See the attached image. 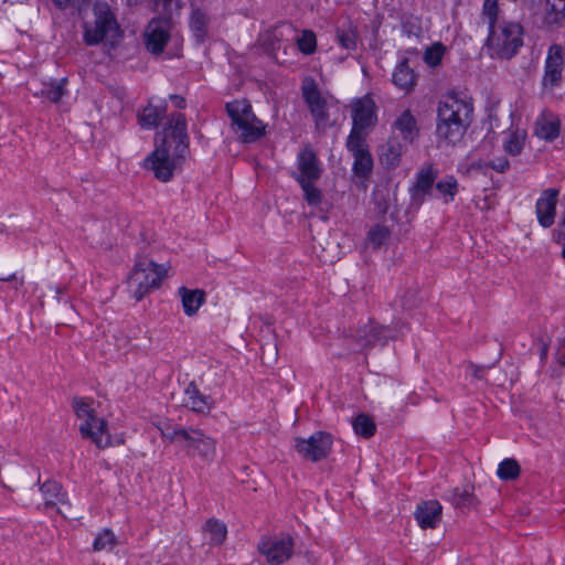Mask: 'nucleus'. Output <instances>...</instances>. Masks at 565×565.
I'll return each mask as SVG.
<instances>
[{"mask_svg": "<svg viewBox=\"0 0 565 565\" xmlns=\"http://www.w3.org/2000/svg\"><path fill=\"white\" fill-rule=\"evenodd\" d=\"M557 360L562 365H565V340H563L558 347Z\"/></svg>", "mask_w": 565, "mask_h": 565, "instance_id": "864d4df0", "label": "nucleus"}, {"mask_svg": "<svg viewBox=\"0 0 565 565\" xmlns=\"http://www.w3.org/2000/svg\"><path fill=\"white\" fill-rule=\"evenodd\" d=\"M547 351H548V347L546 343H542V348H541V359L542 360H545L546 356H547Z\"/></svg>", "mask_w": 565, "mask_h": 565, "instance_id": "bf43d9fd", "label": "nucleus"}, {"mask_svg": "<svg viewBox=\"0 0 565 565\" xmlns=\"http://www.w3.org/2000/svg\"><path fill=\"white\" fill-rule=\"evenodd\" d=\"M402 307L405 310H413L417 308L422 302L420 292L417 288H408L402 296Z\"/></svg>", "mask_w": 565, "mask_h": 565, "instance_id": "79ce46f5", "label": "nucleus"}, {"mask_svg": "<svg viewBox=\"0 0 565 565\" xmlns=\"http://www.w3.org/2000/svg\"><path fill=\"white\" fill-rule=\"evenodd\" d=\"M443 507L437 500L420 502L415 510V519L423 529H435L440 521Z\"/></svg>", "mask_w": 565, "mask_h": 565, "instance_id": "412c9836", "label": "nucleus"}, {"mask_svg": "<svg viewBox=\"0 0 565 565\" xmlns=\"http://www.w3.org/2000/svg\"><path fill=\"white\" fill-rule=\"evenodd\" d=\"M347 148L352 152L354 157V174L362 178L370 174L373 168V160L365 139L348 138Z\"/></svg>", "mask_w": 565, "mask_h": 565, "instance_id": "dca6fc26", "label": "nucleus"}, {"mask_svg": "<svg viewBox=\"0 0 565 565\" xmlns=\"http://www.w3.org/2000/svg\"><path fill=\"white\" fill-rule=\"evenodd\" d=\"M545 22L547 24L559 23L565 18V0H558V3H546Z\"/></svg>", "mask_w": 565, "mask_h": 565, "instance_id": "e433bc0d", "label": "nucleus"}, {"mask_svg": "<svg viewBox=\"0 0 565 565\" xmlns=\"http://www.w3.org/2000/svg\"><path fill=\"white\" fill-rule=\"evenodd\" d=\"M396 337L395 329L388 326H380L372 321L358 329L355 333L356 341L363 348H372L377 343L385 345L388 340H395Z\"/></svg>", "mask_w": 565, "mask_h": 565, "instance_id": "ddd939ff", "label": "nucleus"}, {"mask_svg": "<svg viewBox=\"0 0 565 565\" xmlns=\"http://www.w3.org/2000/svg\"><path fill=\"white\" fill-rule=\"evenodd\" d=\"M489 166H490L493 170H495V171H498V172L503 173V172H505V171L508 170V168H509V160H508L507 158L502 157V158H499V159H497V160H492V161H490V162H489Z\"/></svg>", "mask_w": 565, "mask_h": 565, "instance_id": "3c124183", "label": "nucleus"}, {"mask_svg": "<svg viewBox=\"0 0 565 565\" xmlns=\"http://www.w3.org/2000/svg\"><path fill=\"white\" fill-rule=\"evenodd\" d=\"M117 537L109 529H104L95 539L93 550L95 552L111 551L117 545Z\"/></svg>", "mask_w": 565, "mask_h": 565, "instance_id": "f704fd0d", "label": "nucleus"}, {"mask_svg": "<svg viewBox=\"0 0 565 565\" xmlns=\"http://www.w3.org/2000/svg\"><path fill=\"white\" fill-rule=\"evenodd\" d=\"M483 12L489 18V26L494 25L495 17L498 13V0H484Z\"/></svg>", "mask_w": 565, "mask_h": 565, "instance_id": "8fccbe9b", "label": "nucleus"}, {"mask_svg": "<svg viewBox=\"0 0 565 565\" xmlns=\"http://www.w3.org/2000/svg\"><path fill=\"white\" fill-rule=\"evenodd\" d=\"M178 295L181 298L184 313L188 317L195 316L205 302V291L202 289H189L182 286L178 289Z\"/></svg>", "mask_w": 565, "mask_h": 565, "instance_id": "b1692460", "label": "nucleus"}, {"mask_svg": "<svg viewBox=\"0 0 565 565\" xmlns=\"http://www.w3.org/2000/svg\"><path fill=\"white\" fill-rule=\"evenodd\" d=\"M40 490L44 497V504L46 508L56 507L58 513L63 515L66 514L67 508H70V502L66 493L62 491V486L58 482L47 480L41 484Z\"/></svg>", "mask_w": 565, "mask_h": 565, "instance_id": "aec40b11", "label": "nucleus"}, {"mask_svg": "<svg viewBox=\"0 0 565 565\" xmlns=\"http://www.w3.org/2000/svg\"><path fill=\"white\" fill-rule=\"evenodd\" d=\"M395 126L403 135L404 140L412 142L418 135L416 119L409 110H405L395 121Z\"/></svg>", "mask_w": 565, "mask_h": 565, "instance_id": "cd10ccee", "label": "nucleus"}, {"mask_svg": "<svg viewBox=\"0 0 565 565\" xmlns=\"http://www.w3.org/2000/svg\"><path fill=\"white\" fill-rule=\"evenodd\" d=\"M231 118V129L243 143H252L262 138L266 132V126L252 110L247 99H236L225 105Z\"/></svg>", "mask_w": 565, "mask_h": 565, "instance_id": "7ed1b4c3", "label": "nucleus"}, {"mask_svg": "<svg viewBox=\"0 0 565 565\" xmlns=\"http://www.w3.org/2000/svg\"><path fill=\"white\" fill-rule=\"evenodd\" d=\"M167 271L166 265L157 264L148 257H139L128 276V285L135 299L140 301L150 290L159 288Z\"/></svg>", "mask_w": 565, "mask_h": 565, "instance_id": "39448f33", "label": "nucleus"}, {"mask_svg": "<svg viewBox=\"0 0 565 565\" xmlns=\"http://www.w3.org/2000/svg\"><path fill=\"white\" fill-rule=\"evenodd\" d=\"M182 406L194 413L206 415L211 412L214 401L211 396L204 395L195 384L190 382L183 391V397L180 399Z\"/></svg>", "mask_w": 565, "mask_h": 565, "instance_id": "f3484780", "label": "nucleus"}, {"mask_svg": "<svg viewBox=\"0 0 565 565\" xmlns=\"http://www.w3.org/2000/svg\"><path fill=\"white\" fill-rule=\"evenodd\" d=\"M95 21L85 23L84 40L87 45H96L100 42L114 47L121 38L117 20L109 6L98 2L94 6Z\"/></svg>", "mask_w": 565, "mask_h": 565, "instance_id": "20e7f679", "label": "nucleus"}, {"mask_svg": "<svg viewBox=\"0 0 565 565\" xmlns=\"http://www.w3.org/2000/svg\"><path fill=\"white\" fill-rule=\"evenodd\" d=\"M391 236V231L384 225H375L371 227L365 239V246H372L377 249L384 245Z\"/></svg>", "mask_w": 565, "mask_h": 565, "instance_id": "c756f323", "label": "nucleus"}, {"mask_svg": "<svg viewBox=\"0 0 565 565\" xmlns=\"http://www.w3.org/2000/svg\"><path fill=\"white\" fill-rule=\"evenodd\" d=\"M205 530L209 532L210 539L214 544H222L226 539V525L215 519L206 521Z\"/></svg>", "mask_w": 565, "mask_h": 565, "instance_id": "c9c22d12", "label": "nucleus"}, {"mask_svg": "<svg viewBox=\"0 0 565 565\" xmlns=\"http://www.w3.org/2000/svg\"><path fill=\"white\" fill-rule=\"evenodd\" d=\"M472 492L469 489H465L459 491V489H455L452 502L456 507L469 505L472 500Z\"/></svg>", "mask_w": 565, "mask_h": 565, "instance_id": "de8ad7c7", "label": "nucleus"}, {"mask_svg": "<svg viewBox=\"0 0 565 565\" xmlns=\"http://www.w3.org/2000/svg\"><path fill=\"white\" fill-rule=\"evenodd\" d=\"M352 129L348 138L365 139L364 130L375 126V104L369 97L365 96L360 99H355L352 105Z\"/></svg>", "mask_w": 565, "mask_h": 565, "instance_id": "6e6552de", "label": "nucleus"}, {"mask_svg": "<svg viewBox=\"0 0 565 565\" xmlns=\"http://www.w3.org/2000/svg\"><path fill=\"white\" fill-rule=\"evenodd\" d=\"M302 96L315 118L317 128H326L328 120L327 100L322 97L313 82H306L303 84Z\"/></svg>", "mask_w": 565, "mask_h": 565, "instance_id": "4468645a", "label": "nucleus"}, {"mask_svg": "<svg viewBox=\"0 0 565 565\" xmlns=\"http://www.w3.org/2000/svg\"><path fill=\"white\" fill-rule=\"evenodd\" d=\"M403 152L402 143L396 139H390L382 147L381 161L387 169L396 168L399 164Z\"/></svg>", "mask_w": 565, "mask_h": 565, "instance_id": "393cba45", "label": "nucleus"}, {"mask_svg": "<svg viewBox=\"0 0 565 565\" xmlns=\"http://www.w3.org/2000/svg\"><path fill=\"white\" fill-rule=\"evenodd\" d=\"M438 174L439 171L433 163L424 166L417 172L415 182L409 188L411 207L418 210L423 205L426 198L431 194Z\"/></svg>", "mask_w": 565, "mask_h": 565, "instance_id": "1a4fd4ad", "label": "nucleus"}, {"mask_svg": "<svg viewBox=\"0 0 565 565\" xmlns=\"http://www.w3.org/2000/svg\"><path fill=\"white\" fill-rule=\"evenodd\" d=\"M559 227L561 230L557 233V243H562V239L565 238V211Z\"/></svg>", "mask_w": 565, "mask_h": 565, "instance_id": "5fc2aeb1", "label": "nucleus"}, {"mask_svg": "<svg viewBox=\"0 0 565 565\" xmlns=\"http://www.w3.org/2000/svg\"><path fill=\"white\" fill-rule=\"evenodd\" d=\"M153 2L154 10L161 14V17L172 18L173 14L180 9L179 0H151Z\"/></svg>", "mask_w": 565, "mask_h": 565, "instance_id": "a19ab883", "label": "nucleus"}, {"mask_svg": "<svg viewBox=\"0 0 565 565\" xmlns=\"http://www.w3.org/2000/svg\"><path fill=\"white\" fill-rule=\"evenodd\" d=\"M393 83L405 92H409L415 85V74L407 65V61H403L393 73Z\"/></svg>", "mask_w": 565, "mask_h": 565, "instance_id": "a878e982", "label": "nucleus"}, {"mask_svg": "<svg viewBox=\"0 0 565 565\" xmlns=\"http://www.w3.org/2000/svg\"><path fill=\"white\" fill-rule=\"evenodd\" d=\"M317 40L312 31L305 30L298 39L299 50L305 54H312L316 50Z\"/></svg>", "mask_w": 565, "mask_h": 565, "instance_id": "c03bdc74", "label": "nucleus"}, {"mask_svg": "<svg viewBox=\"0 0 565 565\" xmlns=\"http://www.w3.org/2000/svg\"><path fill=\"white\" fill-rule=\"evenodd\" d=\"M13 279H15V274H10V275L2 274V275H0V280L1 281H11Z\"/></svg>", "mask_w": 565, "mask_h": 565, "instance_id": "13d9d810", "label": "nucleus"}, {"mask_svg": "<svg viewBox=\"0 0 565 565\" xmlns=\"http://www.w3.org/2000/svg\"><path fill=\"white\" fill-rule=\"evenodd\" d=\"M525 132L524 131H515L509 136V138L504 141L503 148L505 152H508L511 156L519 154L522 149L525 141Z\"/></svg>", "mask_w": 565, "mask_h": 565, "instance_id": "58836bf2", "label": "nucleus"}, {"mask_svg": "<svg viewBox=\"0 0 565 565\" xmlns=\"http://www.w3.org/2000/svg\"><path fill=\"white\" fill-rule=\"evenodd\" d=\"M190 138L186 119L181 113H172L154 139L153 151L145 159L143 167L152 171L161 182H169L174 171L182 167L189 154Z\"/></svg>", "mask_w": 565, "mask_h": 565, "instance_id": "f257e3e1", "label": "nucleus"}, {"mask_svg": "<svg viewBox=\"0 0 565 565\" xmlns=\"http://www.w3.org/2000/svg\"><path fill=\"white\" fill-rule=\"evenodd\" d=\"M541 2L539 0H523V4L532 12H535L536 4Z\"/></svg>", "mask_w": 565, "mask_h": 565, "instance_id": "6e6d98bb", "label": "nucleus"}, {"mask_svg": "<svg viewBox=\"0 0 565 565\" xmlns=\"http://www.w3.org/2000/svg\"><path fill=\"white\" fill-rule=\"evenodd\" d=\"M337 38L339 43L347 50H354L356 46V32L349 29H338L337 31Z\"/></svg>", "mask_w": 565, "mask_h": 565, "instance_id": "37998d69", "label": "nucleus"}, {"mask_svg": "<svg viewBox=\"0 0 565 565\" xmlns=\"http://www.w3.org/2000/svg\"><path fill=\"white\" fill-rule=\"evenodd\" d=\"M66 83V78L61 79L55 84L44 85L40 95L42 97L47 98L53 103H57L62 96L65 94L64 85Z\"/></svg>", "mask_w": 565, "mask_h": 565, "instance_id": "ea45409f", "label": "nucleus"}, {"mask_svg": "<svg viewBox=\"0 0 565 565\" xmlns=\"http://www.w3.org/2000/svg\"><path fill=\"white\" fill-rule=\"evenodd\" d=\"M209 18L207 14L200 8L192 10L190 18V26L199 41H203L207 31Z\"/></svg>", "mask_w": 565, "mask_h": 565, "instance_id": "c85d7f7f", "label": "nucleus"}, {"mask_svg": "<svg viewBox=\"0 0 565 565\" xmlns=\"http://www.w3.org/2000/svg\"><path fill=\"white\" fill-rule=\"evenodd\" d=\"M472 105L458 98L456 94H448L439 102L437 117V134L444 140L456 143L470 125Z\"/></svg>", "mask_w": 565, "mask_h": 565, "instance_id": "f03ea898", "label": "nucleus"}, {"mask_svg": "<svg viewBox=\"0 0 565 565\" xmlns=\"http://www.w3.org/2000/svg\"><path fill=\"white\" fill-rule=\"evenodd\" d=\"M564 66L563 47L558 44L550 46L545 61V71L543 76V86H557L562 79Z\"/></svg>", "mask_w": 565, "mask_h": 565, "instance_id": "2eb2a0df", "label": "nucleus"}, {"mask_svg": "<svg viewBox=\"0 0 565 565\" xmlns=\"http://www.w3.org/2000/svg\"><path fill=\"white\" fill-rule=\"evenodd\" d=\"M172 18L161 17L152 19L146 28L145 40L146 47L152 54H160L163 52L170 39V20Z\"/></svg>", "mask_w": 565, "mask_h": 565, "instance_id": "f8f14e48", "label": "nucleus"}, {"mask_svg": "<svg viewBox=\"0 0 565 565\" xmlns=\"http://www.w3.org/2000/svg\"><path fill=\"white\" fill-rule=\"evenodd\" d=\"M257 548L269 564L279 565L291 557L294 541L288 535L282 537H263Z\"/></svg>", "mask_w": 565, "mask_h": 565, "instance_id": "9d476101", "label": "nucleus"}, {"mask_svg": "<svg viewBox=\"0 0 565 565\" xmlns=\"http://www.w3.org/2000/svg\"><path fill=\"white\" fill-rule=\"evenodd\" d=\"M557 199V189H546L542 192L535 206L537 221L541 226L547 228L554 223Z\"/></svg>", "mask_w": 565, "mask_h": 565, "instance_id": "6ab92c4d", "label": "nucleus"}, {"mask_svg": "<svg viewBox=\"0 0 565 565\" xmlns=\"http://www.w3.org/2000/svg\"><path fill=\"white\" fill-rule=\"evenodd\" d=\"M436 190L444 196L445 203L454 200L458 192V182L455 177L447 175L435 184Z\"/></svg>", "mask_w": 565, "mask_h": 565, "instance_id": "2f4dec72", "label": "nucleus"}, {"mask_svg": "<svg viewBox=\"0 0 565 565\" xmlns=\"http://www.w3.org/2000/svg\"><path fill=\"white\" fill-rule=\"evenodd\" d=\"M170 98L177 108L183 109L185 107V99L182 96L171 95Z\"/></svg>", "mask_w": 565, "mask_h": 565, "instance_id": "603ef678", "label": "nucleus"}, {"mask_svg": "<svg viewBox=\"0 0 565 565\" xmlns=\"http://www.w3.org/2000/svg\"><path fill=\"white\" fill-rule=\"evenodd\" d=\"M164 114L166 107L148 105L138 113V120L142 128L150 129L158 126Z\"/></svg>", "mask_w": 565, "mask_h": 565, "instance_id": "bb28decb", "label": "nucleus"}, {"mask_svg": "<svg viewBox=\"0 0 565 565\" xmlns=\"http://www.w3.org/2000/svg\"><path fill=\"white\" fill-rule=\"evenodd\" d=\"M522 26L519 23H504L497 29L490 26L487 43L495 54L503 58H511L522 45Z\"/></svg>", "mask_w": 565, "mask_h": 565, "instance_id": "423d86ee", "label": "nucleus"}, {"mask_svg": "<svg viewBox=\"0 0 565 565\" xmlns=\"http://www.w3.org/2000/svg\"><path fill=\"white\" fill-rule=\"evenodd\" d=\"M78 429L81 436L90 439L97 448L104 449L111 446L107 422L104 418L98 417L92 422H82Z\"/></svg>", "mask_w": 565, "mask_h": 565, "instance_id": "a211bd4d", "label": "nucleus"}, {"mask_svg": "<svg viewBox=\"0 0 565 565\" xmlns=\"http://www.w3.org/2000/svg\"><path fill=\"white\" fill-rule=\"evenodd\" d=\"M445 52V47L441 43H435L427 47L424 54L425 62L430 66L439 64Z\"/></svg>", "mask_w": 565, "mask_h": 565, "instance_id": "a18cd8bd", "label": "nucleus"}, {"mask_svg": "<svg viewBox=\"0 0 565 565\" xmlns=\"http://www.w3.org/2000/svg\"><path fill=\"white\" fill-rule=\"evenodd\" d=\"M7 479L10 483L14 484L18 488H25L28 484L25 470H21V469L13 470V471L9 472Z\"/></svg>", "mask_w": 565, "mask_h": 565, "instance_id": "09e8293b", "label": "nucleus"}, {"mask_svg": "<svg viewBox=\"0 0 565 565\" xmlns=\"http://www.w3.org/2000/svg\"><path fill=\"white\" fill-rule=\"evenodd\" d=\"M182 447L189 456H198L207 462H211L214 459L216 451L215 440L204 434L201 429L192 427H189L188 435Z\"/></svg>", "mask_w": 565, "mask_h": 565, "instance_id": "9b49d317", "label": "nucleus"}, {"mask_svg": "<svg viewBox=\"0 0 565 565\" xmlns=\"http://www.w3.org/2000/svg\"><path fill=\"white\" fill-rule=\"evenodd\" d=\"M72 405L77 418L82 422H92L98 418L94 408L83 398H74Z\"/></svg>", "mask_w": 565, "mask_h": 565, "instance_id": "4c0bfd02", "label": "nucleus"}, {"mask_svg": "<svg viewBox=\"0 0 565 565\" xmlns=\"http://www.w3.org/2000/svg\"><path fill=\"white\" fill-rule=\"evenodd\" d=\"M471 369H472V375L477 379H480L481 377V367L478 366V365H473L471 364Z\"/></svg>", "mask_w": 565, "mask_h": 565, "instance_id": "4d7b16f0", "label": "nucleus"}, {"mask_svg": "<svg viewBox=\"0 0 565 565\" xmlns=\"http://www.w3.org/2000/svg\"><path fill=\"white\" fill-rule=\"evenodd\" d=\"M352 427L356 435L364 438L372 437L376 429L374 420L366 414L358 415L352 422Z\"/></svg>", "mask_w": 565, "mask_h": 565, "instance_id": "7c9ffc66", "label": "nucleus"}, {"mask_svg": "<svg viewBox=\"0 0 565 565\" xmlns=\"http://www.w3.org/2000/svg\"><path fill=\"white\" fill-rule=\"evenodd\" d=\"M189 428L175 427V428H167L161 429L162 437L168 439L170 443L178 444L182 446L183 441L186 438Z\"/></svg>", "mask_w": 565, "mask_h": 565, "instance_id": "49530a36", "label": "nucleus"}, {"mask_svg": "<svg viewBox=\"0 0 565 565\" xmlns=\"http://www.w3.org/2000/svg\"><path fill=\"white\" fill-rule=\"evenodd\" d=\"M302 191L305 200L310 205H318L321 203L322 194L321 191L313 185L316 180H307L306 178H297Z\"/></svg>", "mask_w": 565, "mask_h": 565, "instance_id": "473e14b6", "label": "nucleus"}, {"mask_svg": "<svg viewBox=\"0 0 565 565\" xmlns=\"http://www.w3.org/2000/svg\"><path fill=\"white\" fill-rule=\"evenodd\" d=\"M298 169L300 174L297 178L318 180L321 177L318 158L310 146H306L298 156Z\"/></svg>", "mask_w": 565, "mask_h": 565, "instance_id": "4be33fe9", "label": "nucleus"}, {"mask_svg": "<svg viewBox=\"0 0 565 565\" xmlns=\"http://www.w3.org/2000/svg\"><path fill=\"white\" fill-rule=\"evenodd\" d=\"M521 467L513 458H507L499 463L498 477L501 480H514L520 476Z\"/></svg>", "mask_w": 565, "mask_h": 565, "instance_id": "72a5a7b5", "label": "nucleus"}, {"mask_svg": "<svg viewBox=\"0 0 565 565\" xmlns=\"http://www.w3.org/2000/svg\"><path fill=\"white\" fill-rule=\"evenodd\" d=\"M534 135L546 141H553L559 135V120L551 113L543 111L534 125Z\"/></svg>", "mask_w": 565, "mask_h": 565, "instance_id": "5701e85b", "label": "nucleus"}, {"mask_svg": "<svg viewBox=\"0 0 565 565\" xmlns=\"http://www.w3.org/2000/svg\"><path fill=\"white\" fill-rule=\"evenodd\" d=\"M332 437L324 431H316L308 438H295V448L300 457L311 462L324 460L332 448Z\"/></svg>", "mask_w": 565, "mask_h": 565, "instance_id": "0eeeda50", "label": "nucleus"}]
</instances>
